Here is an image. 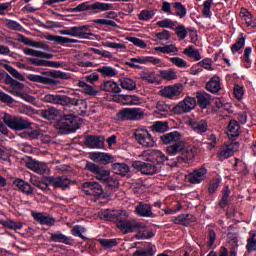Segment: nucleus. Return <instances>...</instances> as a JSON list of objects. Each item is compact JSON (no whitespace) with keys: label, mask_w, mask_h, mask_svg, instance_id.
Masks as SVG:
<instances>
[{"label":"nucleus","mask_w":256,"mask_h":256,"mask_svg":"<svg viewBox=\"0 0 256 256\" xmlns=\"http://www.w3.org/2000/svg\"><path fill=\"white\" fill-rule=\"evenodd\" d=\"M166 153H168V155L171 157H174V155H179L172 163V167H177L179 163H187L188 161H192V159L195 158L197 149L195 147L187 146L185 141L178 140L177 142L166 147Z\"/></svg>","instance_id":"obj_1"},{"label":"nucleus","mask_w":256,"mask_h":256,"mask_svg":"<svg viewBox=\"0 0 256 256\" xmlns=\"http://www.w3.org/2000/svg\"><path fill=\"white\" fill-rule=\"evenodd\" d=\"M54 127L61 135H69V133H75V131L79 129L77 119L73 114L61 116L60 119L54 123Z\"/></svg>","instance_id":"obj_2"},{"label":"nucleus","mask_w":256,"mask_h":256,"mask_svg":"<svg viewBox=\"0 0 256 256\" xmlns=\"http://www.w3.org/2000/svg\"><path fill=\"white\" fill-rule=\"evenodd\" d=\"M113 9V4L103 3V2H94L89 4V2H84L72 8V13H81L83 11H92V13H101L103 11H111Z\"/></svg>","instance_id":"obj_3"},{"label":"nucleus","mask_w":256,"mask_h":256,"mask_svg":"<svg viewBox=\"0 0 256 256\" xmlns=\"http://www.w3.org/2000/svg\"><path fill=\"white\" fill-rule=\"evenodd\" d=\"M2 119L5 125L10 129H14V131H23L24 129H29L31 127V122L19 116L5 113Z\"/></svg>","instance_id":"obj_4"},{"label":"nucleus","mask_w":256,"mask_h":256,"mask_svg":"<svg viewBox=\"0 0 256 256\" xmlns=\"http://www.w3.org/2000/svg\"><path fill=\"white\" fill-rule=\"evenodd\" d=\"M134 139L143 147L144 149H149L151 147H155V139L149 130L147 129H136L134 132Z\"/></svg>","instance_id":"obj_5"},{"label":"nucleus","mask_w":256,"mask_h":256,"mask_svg":"<svg viewBox=\"0 0 256 256\" xmlns=\"http://www.w3.org/2000/svg\"><path fill=\"white\" fill-rule=\"evenodd\" d=\"M61 35H69L70 37H78L79 39H89L93 36V32L89 30V25L73 26L66 30L60 31Z\"/></svg>","instance_id":"obj_6"},{"label":"nucleus","mask_w":256,"mask_h":256,"mask_svg":"<svg viewBox=\"0 0 256 256\" xmlns=\"http://www.w3.org/2000/svg\"><path fill=\"white\" fill-rule=\"evenodd\" d=\"M132 167L137 169V171H140L142 175H155L160 171L159 166H157V164L151 160L146 162L134 161L132 163Z\"/></svg>","instance_id":"obj_7"},{"label":"nucleus","mask_w":256,"mask_h":256,"mask_svg":"<svg viewBox=\"0 0 256 256\" xmlns=\"http://www.w3.org/2000/svg\"><path fill=\"white\" fill-rule=\"evenodd\" d=\"M197 106V100L195 97L188 96L173 106L172 111L175 115H183V113H189L193 111V108Z\"/></svg>","instance_id":"obj_8"},{"label":"nucleus","mask_w":256,"mask_h":256,"mask_svg":"<svg viewBox=\"0 0 256 256\" xmlns=\"http://www.w3.org/2000/svg\"><path fill=\"white\" fill-rule=\"evenodd\" d=\"M143 115L145 113L141 108H124L117 114V119L122 121H139V119H143Z\"/></svg>","instance_id":"obj_9"},{"label":"nucleus","mask_w":256,"mask_h":256,"mask_svg":"<svg viewBox=\"0 0 256 256\" xmlns=\"http://www.w3.org/2000/svg\"><path fill=\"white\" fill-rule=\"evenodd\" d=\"M86 169L93 173L94 177L102 183H104V181L111 175V171L104 169L93 162H87Z\"/></svg>","instance_id":"obj_10"},{"label":"nucleus","mask_w":256,"mask_h":256,"mask_svg":"<svg viewBox=\"0 0 256 256\" xmlns=\"http://www.w3.org/2000/svg\"><path fill=\"white\" fill-rule=\"evenodd\" d=\"M82 191L85 195L101 197L103 195V186L99 182H84L82 184Z\"/></svg>","instance_id":"obj_11"},{"label":"nucleus","mask_w":256,"mask_h":256,"mask_svg":"<svg viewBox=\"0 0 256 256\" xmlns=\"http://www.w3.org/2000/svg\"><path fill=\"white\" fill-rule=\"evenodd\" d=\"M105 18L95 19L93 23L95 25H101L102 27H113L114 29H119L117 22L114 19L117 17V13L110 11L104 14Z\"/></svg>","instance_id":"obj_12"},{"label":"nucleus","mask_w":256,"mask_h":256,"mask_svg":"<svg viewBox=\"0 0 256 256\" xmlns=\"http://www.w3.org/2000/svg\"><path fill=\"white\" fill-rule=\"evenodd\" d=\"M207 177V168L201 167L198 169H195L193 172L188 174L186 176V179L188 183H192V185L202 183V181H205Z\"/></svg>","instance_id":"obj_13"},{"label":"nucleus","mask_w":256,"mask_h":256,"mask_svg":"<svg viewBox=\"0 0 256 256\" xmlns=\"http://www.w3.org/2000/svg\"><path fill=\"white\" fill-rule=\"evenodd\" d=\"M238 149H239V142H231L220 149V152L217 154V157L220 161H225V159H229V157H233V154Z\"/></svg>","instance_id":"obj_14"},{"label":"nucleus","mask_w":256,"mask_h":256,"mask_svg":"<svg viewBox=\"0 0 256 256\" xmlns=\"http://www.w3.org/2000/svg\"><path fill=\"white\" fill-rule=\"evenodd\" d=\"M42 101H44V103H51L52 105H63L67 107L69 96L59 94H46L42 98Z\"/></svg>","instance_id":"obj_15"},{"label":"nucleus","mask_w":256,"mask_h":256,"mask_svg":"<svg viewBox=\"0 0 256 256\" xmlns=\"http://www.w3.org/2000/svg\"><path fill=\"white\" fill-rule=\"evenodd\" d=\"M46 181L49 183V185H53L55 189H67L69 185H71V180L65 176H59V177H53L49 176L46 178Z\"/></svg>","instance_id":"obj_16"},{"label":"nucleus","mask_w":256,"mask_h":256,"mask_svg":"<svg viewBox=\"0 0 256 256\" xmlns=\"http://www.w3.org/2000/svg\"><path fill=\"white\" fill-rule=\"evenodd\" d=\"M26 61L30 63V65H35V67H53L55 69H59V67L63 66V62H55L50 60H43L39 58H26Z\"/></svg>","instance_id":"obj_17"},{"label":"nucleus","mask_w":256,"mask_h":256,"mask_svg":"<svg viewBox=\"0 0 256 256\" xmlns=\"http://www.w3.org/2000/svg\"><path fill=\"white\" fill-rule=\"evenodd\" d=\"M66 107H76L77 114L82 117L87 113V101L83 99L79 100L77 98L68 97Z\"/></svg>","instance_id":"obj_18"},{"label":"nucleus","mask_w":256,"mask_h":256,"mask_svg":"<svg viewBox=\"0 0 256 256\" xmlns=\"http://www.w3.org/2000/svg\"><path fill=\"white\" fill-rule=\"evenodd\" d=\"M135 231H137V234L134 236L135 239H151L155 237V232L149 230L147 225L141 222H136Z\"/></svg>","instance_id":"obj_19"},{"label":"nucleus","mask_w":256,"mask_h":256,"mask_svg":"<svg viewBox=\"0 0 256 256\" xmlns=\"http://www.w3.org/2000/svg\"><path fill=\"white\" fill-rule=\"evenodd\" d=\"M134 213L138 215V217H149L151 219L155 218L156 215L153 213V207L151 204L140 202L136 205Z\"/></svg>","instance_id":"obj_20"},{"label":"nucleus","mask_w":256,"mask_h":256,"mask_svg":"<svg viewBox=\"0 0 256 256\" xmlns=\"http://www.w3.org/2000/svg\"><path fill=\"white\" fill-rule=\"evenodd\" d=\"M32 217L34 221H37L39 225H47L48 227H52L55 225V218L51 217V215L43 212H32Z\"/></svg>","instance_id":"obj_21"},{"label":"nucleus","mask_w":256,"mask_h":256,"mask_svg":"<svg viewBox=\"0 0 256 256\" xmlns=\"http://www.w3.org/2000/svg\"><path fill=\"white\" fill-rule=\"evenodd\" d=\"M84 145L90 149H101L104 145L103 137L88 135L84 141Z\"/></svg>","instance_id":"obj_22"},{"label":"nucleus","mask_w":256,"mask_h":256,"mask_svg":"<svg viewBox=\"0 0 256 256\" xmlns=\"http://www.w3.org/2000/svg\"><path fill=\"white\" fill-rule=\"evenodd\" d=\"M92 158L96 163L101 165H109L115 161V157L105 152H97L92 154Z\"/></svg>","instance_id":"obj_23"},{"label":"nucleus","mask_w":256,"mask_h":256,"mask_svg":"<svg viewBox=\"0 0 256 256\" xmlns=\"http://www.w3.org/2000/svg\"><path fill=\"white\" fill-rule=\"evenodd\" d=\"M160 140L164 145H173V143H177V141H181V133L174 131L163 134L160 136Z\"/></svg>","instance_id":"obj_24"},{"label":"nucleus","mask_w":256,"mask_h":256,"mask_svg":"<svg viewBox=\"0 0 256 256\" xmlns=\"http://www.w3.org/2000/svg\"><path fill=\"white\" fill-rule=\"evenodd\" d=\"M227 135L229 139H232V141L241 135V126L239 125V122L236 120H231L229 122Z\"/></svg>","instance_id":"obj_25"},{"label":"nucleus","mask_w":256,"mask_h":256,"mask_svg":"<svg viewBox=\"0 0 256 256\" xmlns=\"http://www.w3.org/2000/svg\"><path fill=\"white\" fill-rule=\"evenodd\" d=\"M155 113L156 115H161V117H167V115L173 113V107L166 104L165 101H158L156 103Z\"/></svg>","instance_id":"obj_26"},{"label":"nucleus","mask_w":256,"mask_h":256,"mask_svg":"<svg viewBox=\"0 0 256 256\" xmlns=\"http://www.w3.org/2000/svg\"><path fill=\"white\" fill-rule=\"evenodd\" d=\"M196 99L199 107L201 109H207L211 105V95L205 91H200L196 93Z\"/></svg>","instance_id":"obj_27"},{"label":"nucleus","mask_w":256,"mask_h":256,"mask_svg":"<svg viewBox=\"0 0 256 256\" xmlns=\"http://www.w3.org/2000/svg\"><path fill=\"white\" fill-rule=\"evenodd\" d=\"M160 92L163 97L173 99V97H179V95H181V87L177 85L168 86L162 89Z\"/></svg>","instance_id":"obj_28"},{"label":"nucleus","mask_w":256,"mask_h":256,"mask_svg":"<svg viewBox=\"0 0 256 256\" xmlns=\"http://www.w3.org/2000/svg\"><path fill=\"white\" fill-rule=\"evenodd\" d=\"M206 89L210 93H219L221 91V79L219 76L215 75L213 76L207 83H206Z\"/></svg>","instance_id":"obj_29"},{"label":"nucleus","mask_w":256,"mask_h":256,"mask_svg":"<svg viewBox=\"0 0 256 256\" xmlns=\"http://www.w3.org/2000/svg\"><path fill=\"white\" fill-rule=\"evenodd\" d=\"M28 79L29 81H33L34 83H43L44 85H57V80L37 74H30L28 76Z\"/></svg>","instance_id":"obj_30"},{"label":"nucleus","mask_w":256,"mask_h":256,"mask_svg":"<svg viewBox=\"0 0 256 256\" xmlns=\"http://www.w3.org/2000/svg\"><path fill=\"white\" fill-rule=\"evenodd\" d=\"M137 221L128 220L126 222H121L117 227L123 233V235H127L129 233H135V226Z\"/></svg>","instance_id":"obj_31"},{"label":"nucleus","mask_w":256,"mask_h":256,"mask_svg":"<svg viewBox=\"0 0 256 256\" xmlns=\"http://www.w3.org/2000/svg\"><path fill=\"white\" fill-rule=\"evenodd\" d=\"M23 53L24 55H28L30 57H39L40 59H53V54L41 52L39 50H33L31 48H24Z\"/></svg>","instance_id":"obj_32"},{"label":"nucleus","mask_w":256,"mask_h":256,"mask_svg":"<svg viewBox=\"0 0 256 256\" xmlns=\"http://www.w3.org/2000/svg\"><path fill=\"white\" fill-rule=\"evenodd\" d=\"M50 241L52 243H64L65 245H71L73 243V239H71V237H67L62 233H51Z\"/></svg>","instance_id":"obj_33"},{"label":"nucleus","mask_w":256,"mask_h":256,"mask_svg":"<svg viewBox=\"0 0 256 256\" xmlns=\"http://www.w3.org/2000/svg\"><path fill=\"white\" fill-rule=\"evenodd\" d=\"M190 126L196 133H207V129H209V124L206 120L190 121Z\"/></svg>","instance_id":"obj_34"},{"label":"nucleus","mask_w":256,"mask_h":256,"mask_svg":"<svg viewBox=\"0 0 256 256\" xmlns=\"http://www.w3.org/2000/svg\"><path fill=\"white\" fill-rule=\"evenodd\" d=\"M14 185H16V187L22 191V193H25V195H33V187H31V184L25 182L23 179L14 180Z\"/></svg>","instance_id":"obj_35"},{"label":"nucleus","mask_w":256,"mask_h":256,"mask_svg":"<svg viewBox=\"0 0 256 256\" xmlns=\"http://www.w3.org/2000/svg\"><path fill=\"white\" fill-rule=\"evenodd\" d=\"M100 89L106 91V93H121V88L119 84L114 81H106L101 84Z\"/></svg>","instance_id":"obj_36"},{"label":"nucleus","mask_w":256,"mask_h":256,"mask_svg":"<svg viewBox=\"0 0 256 256\" xmlns=\"http://www.w3.org/2000/svg\"><path fill=\"white\" fill-rule=\"evenodd\" d=\"M120 87L126 91H135L137 89V82L129 77L119 79Z\"/></svg>","instance_id":"obj_37"},{"label":"nucleus","mask_w":256,"mask_h":256,"mask_svg":"<svg viewBox=\"0 0 256 256\" xmlns=\"http://www.w3.org/2000/svg\"><path fill=\"white\" fill-rule=\"evenodd\" d=\"M57 115H59V110L54 107L40 110V117H43V119H47V121H53V119H55Z\"/></svg>","instance_id":"obj_38"},{"label":"nucleus","mask_w":256,"mask_h":256,"mask_svg":"<svg viewBox=\"0 0 256 256\" xmlns=\"http://www.w3.org/2000/svg\"><path fill=\"white\" fill-rule=\"evenodd\" d=\"M112 169L115 175H122V177H125L130 171L129 165L125 163H114L112 164Z\"/></svg>","instance_id":"obj_39"},{"label":"nucleus","mask_w":256,"mask_h":256,"mask_svg":"<svg viewBox=\"0 0 256 256\" xmlns=\"http://www.w3.org/2000/svg\"><path fill=\"white\" fill-rule=\"evenodd\" d=\"M240 14L242 15L247 27H256V19L253 17L251 12L247 11L245 8H242Z\"/></svg>","instance_id":"obj_40"},{"label":"nucleus","mask_w":256,"mask_h":256,"mask_svg":"<svg viewBox=\"0 0 256 256\" xmlns=\"http://www.w3.org/2000/svg\"><path fill=\"white\" fill-rule=\"evenodd\" d=\"M46 39L47 41H54L60 45H65L66 43H77V40L63 36L48 35L46 36Z\"/></svg>","instance_id":"obj_41"},{"label":"nucleus","mask_w":256,"mask_h":256,"mask_svg":"<svg viewBox=\"0 0 256 256\" xmlns=\"http://www.w3.org/2000/svg\"><path fill=\"white\" fill-rule=\"evenodd\" d=\"M97 71L102 75V77H117V73H119L111 66H102L98 68Z\"/></svg>","instance_id":"obj_42"},{"label":"nucleus","mask_w":256,"mask_h":256,"mask_svg":"<svg viewBox=\"0 0 256 256\" xmlns=\"http://www.w3.org/2000/svg\"><path fill=\"white\" fill-rule=\"evenodd\" d=\"M150 157H153V159H155L157 165H161L163 163H165V161H169V158H167V156H165V154L163 152H161L160 150H152L149 153Z\"/></svg>","instance_id":"obj_43"},{"label":"nucleus","mask_w":256,"mask_h":256,"mask_svg":"<svg viewBox=\"0 0 256 256\" xmlns=\"http://www.w3.org/2000/svg\"><path fill=\"white\" fill-rule=\"evenodd\" d=\"M165 131H169V122L156 121L152 125L153 133H165Z\"/></svg>","instance_id":"obj_44"},{"label":"nucleus","mask_w":256,"mask_h":256,"mask_svg":"<svg viewBox=\"0 0 256 256\" xmlns=\"http://www.w3.org/2000/svg\"><path fill=\"white\" fill-rule=\"evenodd\" d=\"M184 55L190 57V59H195V61H201V53L198 49H194L193 46L185 48L183 51Z\"/></svg>","instance_id":"obj_45"},{"label":"nucleus","mask_w":256,"mask_h":256,"mask_svg":"<svg viewBox=\"0 0 256 256\" xmlns=\"http://www.w3.org/2000/svg\"><path fill=\"white\" fill-rule=\"evenodd\" d=\"M114 217V223H116L117 227L119 224L125 223L129 220V214H127V211L125 210H117Z\"/></svg>","instance_id":"obj_46"},{"label":"nucleus","mask_w":256,"mask_h":256,"mask_svg":"<svg viewBox=\"0 0 256 256\" xmlns=\"http://www.w3.org/2000/svg\"><path fill=\"white\" fill-rule=\"evenodd\" d=\"M243 47H245V36L243 34H239L236 43L231 46V51L233 55H235V53H238V51H241Z\"/></svg>","instance_id":"obj_47"},{"label":"nucleus","mask_w":256,"mask_h":256,"mask_svg":"<svg viewBox=\"0 0 256 256\" xmlns=\"http://www.w3.org/2000/svg\"><path fill=\"white\" fill-rule=\"evenodd\" d=\"M246 249L248 253H253V251H256V232L255 231L250 232V237L247 239Z\"/></svg>","instance_id":"obj_48"},{"label":"nucleus","mask_w":256,"mask_h":256,"mask_svg":"<svg viewBox=\"0 0 256 256\" xmlns=\"http://www.w3.org/2000/svg\"><path fill=\"white\" fill-rule=\"evenodd\" d=\"M155 255V246L149 244L144 250H137L133 256H153Z\"/></svg>","instance_id":"obj_49"},{"label":"nucleus","mask_w":256,"mask_h":256,"mask_svg":"<svg viewBox=\"0 0 256 256\" xmlns=\"http://www.w3.org/2000/svg\"><path fill=\"white\" fill-rule=\"evenodd\" d=\"M115 210H101L99 212L100 219H103L104 221H115Z\"/></svg>","instance_id":"obj_50"},{"label":"nucleus","mask_w":256,"mask_h":256,"mask_svg":"<svg viewBox=\"0 0 256 256\" xmlns=\"http://www.w3.org/2000/svg\"><path fill=\"white\" fill-rule=\"evenodd\" d=\"M172 7L176 9V16L180 17V19H183L185 15H187V8L181 4V2H175L172 3Z\"/></svg>","instance_id":"obj_51"},{"label":"nucleus","mask_w":256,"mask_h":256,"mask_svg":"<svg viewBox=\"0 0 256 256\" xmlns=\"http://www.w3.org/2000/svg\"><path fill=\"white\" fill-rule=\"evenodd\" d=\"M2 75H6L5 77V83L7 85H11V87H15L16 89H23V83L13 79V77H11V75L7 74V73H2Z\"/></svg>","instance_id":"obj_52"},{"label":"nucleus","mask_w":256,"mask_h":256,"mask_svg":"<svg viewBox=\"0 0 256 256\" xmlns=\"http://www.w3.org/2000/svg\"><path fill=\"white\" fill-rule=\"evenodd\" d=\"M4 68L6 69V71H8V73H10V75H12V77H14L15 79H18L19 81H25V77L19 73V71H17V69L13 68V66L9 65V64H5Z\"/></svg>","instance_id":"obj_53"},{"label":"nucleus","mask_w":256,"mask_h":256,"mask_svg":"<svg viewBox=\"0 0 256 256\" xmlns=\"http://www.w3.org/2000/svg\"><path fill=\"white\" fill-rule=\"evenodd\" d=\"M27 167L28 169L35 171V173H40V175L46 171L45 167L41 166V164H39L37 161L28 162Z\"/></svg>","instance_id":"obj_54"},{"label":"nucleus","mask_w":256,"mask_h":256,"mask_svg":"<svg viewBox=\"0 0 256 256\" xmlns=\"http://www.w3.org/2000/svg\"><path fill=\"white\" fill-rule=\"evenodd\" d=\"M187 221H195V217L191 214H181L175 219L178 225H187Z\"/></svg>","instance_id":"obj_55"},{"label":"nucleus","mask_w":256,"mask_h":256,"mask_svg":"<svg viewBox=\"0 0 256 256\" xmlns=\"http://www.w3.org/2000/svg\"><path fill=\"white\" fill-rule=\"evenodd\" d=\"M154 51H159L160 53H177L179 49L175 45H165L164 47L158 46L154 48Z\"/></svg>","instance_id":"obj_56"},{"label":"nucleus","mask_w":256,"mask_h":256,"mask_svg":"<svg viewBox=\"0 0 256 256\" xmlns=\"http://www.w3.org/2000/svg\"><path fill=\"white\" fill-rule=\"evenodd\" d=\"M160 75L165 81H173V79H177V72L173 69L161 71Z\"/></svg>","instance_id":"obj_57"},{"label":"nucleus","mask_w":256,"mask_h":256,"mask_svg":"<svg viewBox=\"0 0 256 256\" xmlns=\"http://www.w3.org/2000/svg\"><path fill=\"white\" fill-rule=\"evenodd\" d=\"M252 49L251 47H246L244 50V55L242 58V61L244 63V67H246V69H249V67H251V53H252Z\"/></svg>","instance_id":"obj_58"},{"label":"nucleus","mask_w":256,"mask_h":256,"mask_svg":"<svg viewBox=\"0 0 256 256\" xmlns=\"http://www.w3.org/2000/svg\"><path fill=\"white\" fill-rule=\"evenodd\" d=\"M153 17H155L154 10H142L138 15L139 21H149L150 19H153Z\"/></svg>","instance_id":"obj_59"},{"label":"nucleus","mask_w":256,"mask_h":256,"mask_svg":"<svg viewBox=\"0 0 256 256\" xmlns=\"http://www.w3.org/2000/svg\"><path fill=\"white\" fill-rule=\"evenodd\" d=\"M106 187H111L112 189H115L119 187V179L115 176H111V174L103 181Z\"/></svg>","instance_id":"obj_60"},{"label":"nucleus","mask_w":256,"mask_h":256,"mask_svg":"<svg viewBox=\"0 0 256 256\" xmlns=\"http://www.w3.org/2000/svg\"><path fill=\"white\" fill-rule=\"evenodd\" d=\"M85 231V227L81 225H76L72 228V235L74 237H80V239L87 241V237L83 236V233H85Z\"/></svg>","instance_id":"obj_61"},{"label":"nucleus","mask_w":256,"mask_h":256,"mask_svg":"<svg viewBox=\"0 0 256 256\" xmlns=\"http://www.w3.org/2000/svg\"><path fill=\"white\" fill-rule=\"evenodd\" d=\"M142 81H146L147 83H158L159 76H157L155 72H148L142 76Z\"/></svg>","instance_id":"obj_62"},{"label":"nucleus","mask_w":256,"mask_h":256,"mask_svg":"<svg viewBox=\"0 0 256 256\" xmlns=\"http://www.w3.org/2000/svg\"><path fill=\"white\" fill-rule=\"evenodd\" d=\"M156 39L154 41H169L171 39V32L169 30H162L155 34Z\"/></svg>","instance_id":"obj_63"},{"label":"nucleus","mask_w":256,"mask_h":256,"mask_svg":"<svg viewBox=\"0 0 256 256\" xmlns=\"http://www.w3.org/2000/svg\"><path fill=\"white\" fill-rule=\"evenodd\" d=\"M211 5H213V0H206L204 2V8L202 10V15H204V17H207L208 19H211Z\"/></svg>","instance_id":"obj_64"}]
</instances>
